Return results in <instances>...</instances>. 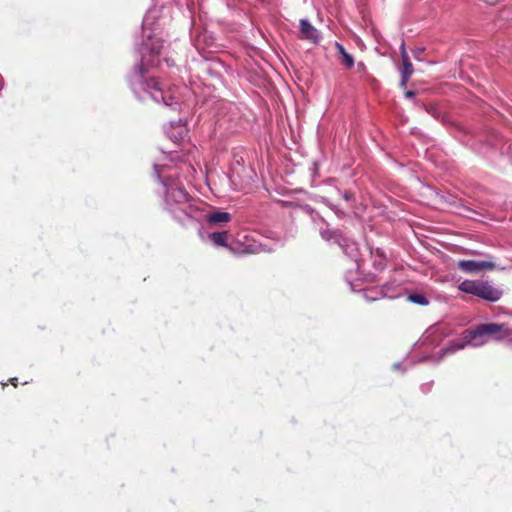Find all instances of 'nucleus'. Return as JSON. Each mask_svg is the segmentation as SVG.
Segmentation results:
<instances>
[{
    "instance_id": "7",
    "label": "nucleus",
    "mask_w": 512,
    "mask_h": 512,
    "mask_svg": "<svg viewBox=\"0 0 512 512\" xmlns=\"http://www.w3.org/2000/svg\"><path fill=\"white\" fill-rule=\"evenodd\" d=\"M401 58H402V63H403L401 85L405 86L406 82L409 79V77L413 73V66H412V63L409 60V56H408V54L406 52L404 43L401 44Z\"/></svg>"
},
{
    "instance_id": "16",
    "label": "nucleus",
    "mask_w": 512,
    "mask_h": 512,
    "mask_svg": "<svg viewBox=\"0 0 512 512\" xmlns=\"http://www.w3.org/2000/svg\"><path fill=\"white\" fill-rule=\"evenodd\" d=\"M358 66L360 67V69L364 68V65L362 63H360Z\"/></svg>"
},
{
    "instance_id": "18",
    "label": "nucleus",
    "mask_w": 512,
    "mask_h": 512,
    "mask_svg": "<svg viewBox=\"0 0 512 512\" xmlns=\"http://www.w3.org/2000/svg\"><path fill=\"white\" fill-rule=\"evenodd\" d=\"M245 253H250L252 252L251 250H244Z\"/></svg>"
},
{
    "instance_id": "14",
    "label": "nucleus",
    "mask_w": 512,
    "mask_h": 512,
    "mask_svg": "<svg viewBox=\"0 0 512 512\" xmlns=\"http://www.w3.org/2000/svg\"><path fill=\"white\" fill-rule=\"evenodd\" d=\"M413 95H414V93L412 91H407L405 93V96L408 97V98H411Z\"/></svg>"
},
{
    "instance_id": "10",
    "label": "nucleus",
    "mask_w": 512,
    "mask_h": 512,
    "mask_svg": "<svg viewBox=\"0 0 512 512\" xmlns=\"http://www.w3.org/2000/svg\"><path fill=\"white\" fill-rule=\"evenodd\" d=\"M335 46H336L338 53L342 56V63L345 66H347L348 68H351L354 65L353 57L349 53L346 52V50L344 49V47L341 44L336 43Z\"/></svg>"
},
{
    "instance_id": "4",
    "label": "nucleus",
    "mask_w": 512,
    "mask_h": 512,
    "mask_svg": "<svg viewBox=\"0 0 512 512\" xmlns=\"http://www.w3.org/2000/svg\"><path fill=\"white\" fill-rule=\"evenodd\" d=\"M148 40L144 43V50L149 51L150 55L147 56L144 52L142 54L141 66H140V76L143 74L144 66H154L156 62L154 60L155 55L160 54V50L162 48V44L160 40H153L151 35H147Z\"/></svg>"
},
{
    "instance_id": "6",
    "label": "nucleus",
    "mask_w": 512,
    "mask_h": 512,
    "mask_svg": "<svg viewBox=\"0 0 512 512\" xmlns=\"http://www.w3.org/2000/svg\"><path fill=\"white\" fill-rule=\"evenodd\" d=\"M299 37L314 44L319 43L321 39L320 32L307 19H301L299 22Z\"/></svg>"
},
{
    "instance_id": "9",
    "label": "nucleus",
    "mask_w": 512,
    "mask_h": 512,
    "mask_svg": "<svg viewBox=\"0 0 512 512\" xmlns=\"http://www.w3.org/2000/svg\"><path fill=\"white\" fill-rule=\"evenodd\" d=\"M207 221L211 224L227 223L231 220V215L228 212H213L206 216Z\"/></svg>"
},
{
    "instance_id": "15",
    "label": "nucleus",
    "mask_w": 512,
    "mask_h": 512,
    "mask_svg": "<svg viewBox=\"0 0 512 512\" xmlns=\"http://www.w3.org/2000/svg\"><path fill=\"white\" fill-rule=\"evenodd\" d=\"M322 236H323L324 238H326V239H329V237L327 236V233H326V232H323V233H322Z\"/></svg>"
},
{
    "instance_id": "1",
    "label": "nucleus",
    "mask_w": 512,
    "mask_h": 512,
    "mask_svg": "<svg viewBox=\"0 0 512 512\" xmlns=\"http://www.w3.org/2000/svg\"><path fill=\"white\" fill-rule=\"evenodd\" d=\"M510 335L511 331L505 324H480L474 329L466 330L460 340L451 342L443 352L444 354H451L466 346L480 347L491 340L501 341Z\"/></svg>"
},
{
    "instance_id": "17",
    "label": "nucleus",
    "mask_w": 512,
    "mask_h": 512,
    "mask_svg": "<svg viewBox=\"0 0 512 512\" xmlns=\"http://www.w3.org/2000/svg\"><path fill=\"white\" fill-rule=\"evenodd\" d=\"M394 368L398 369L399 368V364H394Z\"/></svg>"
},
{
    "instance_id": "13",
    "label": "nucleus",
    "mask_w": 512,
    "mask_h": 512,
    "mask_svg": "<svg viewBox=\"0 0 512 512\" xmlns=\"http://www.w3.org/2000/svg\"><path fill=\"white\" fill-rule=\"evenodd\" d=\"M148 24H149V17L146 16L144 21H143V29H144V31L146 30V27H147Z\"/></svg>"
},
{
    "instance_id": "2",
    "label": "nucleus",
    "mask_w": 512,
    "mask_h": 512,
    "mask_svg": "<svg viewBox=\"0 0 512 512\" xmlns=\"http://www.w3.org/2000/svg\"><path fill=\"white\" fill-rule=\"evenodd\" d=\"M139 84L155 102H162L165 106L169 107L178 104L177 101H174L177 98L175 92L170 88L165 90L164 85L159 83L155 78H150L144 82H140Z\"/></svg>"
},
{
    "instance_id": "5",
    "label": "nucleus",
    "mask_w": 512,
    "mask_h": 512,
    "mask_svg": "<svg viewBox=\"0 0 512 512\" xmlns=\"http://www.w3.org/2000/svg\"><path fill=\"white\" fill-rule=\"evenodd\" d=\"M458 268L465 273L476 274L482 270H492L495 264L490 261L460 260Z\"/></svg>"
},
{
    "instance_id": "11",
    "label": "nucleus",
    "mask_w": 512,
    "mask_h": 512,
    "mask_svg": "<svg viewBox=\"0 0 512 512\" xmlns=\"http://www.w3.org/2000/svg\"><path fill=\"white\" fill-rule=\"evenodd\" d=\"M227 237L228 233L226 231L223 232H214L210 235V239L214 244L218 246L228 247L227 245Z\"/></svg>"
},
{
    "instance_id": "3",
    "label": "nucleus",
    "mask_w": 512,
    "mask_h": 512,
    "mask_svg": "<svg viewBox=\"0 0 512 512\" xmlns=\"http://www.w3.org/2000/svg\"><path fill=\"white\" fill-rule=\"evenodd\" d=\"M459 290L475 295L488 301H497L501 297V291L491 286L488 282L478 280H464L458 286Z\"/></svg>"
},
{
    "instance_id": "12",
    "label": "nucleus",
    "mask_w": 512,
    "mask_h": 512,
    "mask_svg": "<svg viewBox=\"0 0 512 512\" xmlns=\"http://www.w3.org/2000/svg\"><path fill=\"white\" fill-rule=\"evenodd\" d=\"M408 300L418 305H428L429 301L423 294L414 293L408 296Z\"/></svg>"
},
{
    "instance_id": "8",
    "label": "nucleus",
    "mask_w": 512,
    "mask_h": 512,
    "mask_svg": "<svg viewBox=\"0 0 512 512\" xmlns=\"http://www.w3.org/2000/svg\"><path fill=\"white\" fill-rule=\"evenodd\" d=\"M167 201H174L176 203H184L188 200V194L182 187H170L166 191Z\"/></svg>"
}]
</instances>
